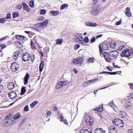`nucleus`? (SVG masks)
<instances>
[{
    "label": "nucleus",
    "instance_id": "nucleus-57",
    "mask_svg": "<svg viewBox=\"0 0 133 133\" xmlns=\"http://www.w3.org/2000/svg\"><path fill=\"white\" fill-rule=\"evenodd\" d=\"M38 19L40 21H43L44 19V18L42 16H41L39 17Z\"/></svg>",
    "mask_w": 133,
    "mask_h": 133
},
{
    "label": "nucleus",
    "instance_id": "nucleus-56",
    "mask_svg": "<svg viewBox=\"0 0 133 133\" xmlns=\"http://www.w3.org/2000/svg\"><path fill=\"white\" fill-rule=\"evenodd\" d=\"M114 129H115V128L113 126L110 125L109 127V130H112Z\"/></svg>",
    "mask_w": 133,
    "mask_h": 133
},
{
    "label": "nucleus",
    "instance_id": "nucleus-34",
    "mask_svg": "<svg viewBox=\"0 0 133 133\" xmlns=\"http://www.w3.org/2000/svg\"><path fill=\"white\" fill-rule=\"evenodd\" d=\"M63 42L62 39H57L56 41V43L57 45L61 44Z\"/></svg>",
    "mask_w": 133,
    "mask_h": 133
},
{
    "label": "nucleus",
    "instance_id": "nucleus-18",
    "mask_svg": "<svg viewBox=\"0 0 133 133\" xmlns=\"http://www.w3.org/2000/svg\"><path fill=\"white\" fill-rule=\"evenodd\" d=\"M110 47L112 49H114L116 47V43L114 41H111L110 42H109Z\"/></svg>",
    "mask_w": 133,
    "mask_h": 133
},
{
    "label": "nucleus",
    "instance_id": "nucleus-36",
    "mask_svg": "<svg viewBox=\"0 0 133 133\" xmlns=\"http://www.w3.org/2000/svg\"><path fill=\"white\" fill-rule=\"evenodd\" d=\"M15 45L18 47H20L22 46V44L19 41H16L15 43Z\"/></svg>",
    "mask_w": 133,
    "mask_h": 133
},
{
    "label": "nucleus",
    "instance_id": "nucleus-30",
    "mask_svg": "<svg viewBox=\"0 0 133 133\" xmlns=\"http://www.w3.org/2000/svg\"><path fill=\"white\" fill-rule=\"evenodd\" d=\"M50 13L52 16H56L59 14V12L58 11H54V10H51L50 11Z\"/></svg>",
    "mask_w": 133,
    "mask_h": 133
},
{
    "label": "nucleus",
    "instance_id": "nucleus-11",
    "mask_svg": "<svg viewBox=\"0 0 133 133\" xmlns=\"http://www.w3.org/2000/svg\"><path fill=\"white\" fill-rule=\"evenodd\" d=\"M109 53L110 56L111 57V58L114 57L116 58L118 55V52L115 50L110 51Z\"/></svg>",
    "mask_w": 133,
    "mask_h": 133
},
{
    "label": "nucleus",
    "instance_id": "nucleus-10",
    "mask_svg": "<svg viewBox=\"0 0 133 133\" xmlns=\"http://www.w3.org/2000/svg\"><path fill=\"white\" fill-rule=\"evenodd\" d=\"M19 67V65L16 62H14L11 64V68L13 71H17Z\"/></svg>",
    "mask_w": 133,
    "mask_h": 133
},
{
    "label": "nucleus",
    "instance_id": "nucleus-60",
    "mask_svg": "<svg viewBox=\"0 0 133 133\" xmlns=\"http://www.w3.org/2000/svg\"><path fill=\"white\" fill-rule=\"evenodd\" d=\"M91 23L89 22H87L85 23L86 25L89 26H91Z\"/></svg>",
    "mask_w": 133,
    "mask_h": 133
},
{
    "label": "nucleus",
    "instance_id": "nucleus-53",
    "mask_svg": "<svg viewBox=\"0 0 133 133\" xmlns=\"http://www.w3.org/2000/svg\"><path fill=\"white\" fill-rule=\"evenodd\" d=\"M48 50L46 48H45L43 49V51H44V54H47L48 52Z\"/></svg>",
    "mask_w": 133,
    "mask_h": 133
},
{
    "label": "nucleus",
    "instance_id": "nucleus-19",
    "mask_svg": "<svg viewBox=\"0 0 133 133\" xmlns=\"http://www.w3.org/2000/svg\"><path fill=\"white\" fill-rule=\"evenodd\" d=\"M19 54V52L18 51H15L14 52L13 56L15 61L17 60Z\"/></svg>",
    "mask_w": 133,
    "mask_h": 133
},
{
    "label": "nucleus",
    "instance_id": "nucleus-25",
    "mask_svg": "<svg viewBox=\"0 0 133 133\" xmlns=\"http://www.w3.org/2000/svg\"><path fill=\"white\" fill-rule=\"evenodd\" d=\"M119 114L121 118H124L126 117V114L125 112L122 111H120Z\"/></svg>",
    "mask_w": 133,
    "mask_h": 133
},
{
    "label": "nucleus",
    "instance_id": "nucleus-9",
    "mask_svg": "<svg viewBox=\"0 0 133 133\" xmlns=\"http://www.w3.org/2000/svg\"><path fill=\"white\" fill-rule=\"evenodd\" d=\"M97 80V79H94L90 80L89 81L85 82L83 83V85L84 87H86L96 82Z\"/></svg>",
    "mask_w": 133,
    "mask_h": 133
},
{
    "label": "nucleus",
    "instance_id": "nucleus-54",
    "mask_svg": "<svg viewBox=\"0 0 133 133\" xmlns=\"http://www.w3.org/2000/svg\"><path fill=\"white\" fill-rule=\"evenodd\" d=\"M51 111H48L46 113L47 117V118L48 116H50L51 115Z\"/></svg>",
    "mask_w": 133,
    "mask_h": 133
},
{
    "label": "nucleus",
    "instance_id": "nucleus-43",
    "mask_svg": "<svg viewBox=\"0 0 133 133\" xmlns=\"http://www.w3.org/2000/svg\"><path fill=\"white\" fill-rule=\"evenodd\" d=\"M99 48L100 54H103V49L102 48V44H99Z\"/></svg>",
    "mask_w": 133,
    "mask_h": 133
},
{
    "label": "nucleus",
    "instance_id": "nucleus-52",
    "mask_svg": "<svg viewBox=\"0 0 133 133\" xmlns=\"http://www.w3.org/2000/svg\"><path fill=\"white\" fill-rule=\"evenodd\" d=\"M62 83L63 85V86H64L68 84L69 83V82L67 81H66L64 82H62Z\"/></svg>",
    "mask_w": 133,
    "mask_h": 133
},
{
    "label": "nucleus",
    "instance_id": "nucleus-6",
    "mask_svg": "<svg viewBox=\"0 0 133 133\" xmlns=\"http://www.w3.org/2000/svg\"><path fill=\"white\" fill-rule=\"evenodd\" d=\"M103 56L105 60L108 62L110 63L114 59V58H111V57L110 56L109 53L108 54L107 52H104L103 54Z\"/></svg>",
    "mask_w": 133,
    "mask_h": 133
},
{
    "label": "nucleus",
    "instance_id": "nucleus-39",
    "mask_svg": "<svg viewBox=\"0 0 133 133\" xmlns=\"http://www.w3.org/2000/svg\"><path fill=\"white\" fill-rule=\"evenodd\" d=\"M22 5L21 4H19L15 6V8L16 9L20 10L22 8Z\"/></svg>",
    "mask_w": 133,
    "mask_h": 133
},
{
    "label": "nucleus",
    "instance_id": "nucleus-12",
    "mask_svg": "<svg viewBox=\"0 0 133 133\" xmlns=\"http://www.w3.org/2000/svg\"><path fill=\"white\" fill-rule=\"evenodd\" d=\"M31 58L30 54L28 53H25L23 55V59L24 61L29 60Z\"/></svg>",
    "mask_w": 133,
    "mask_h": 133
},
{
    "label": "nucleus",
    "instance_id": "nucleus-38",
    "mask_svg": "<svg viewBox=\"0 0 133 133\" xmlns=\"http://www.w3.org/2000/svg\"><path fill=\"white\" fill-rule=\"evenodd\" d=\"M38 103L37 101H35L31 104L30 107L31 108H33Z\"/></svg>",
    "mask_w": 133,
    "mask_h": 133
},
{
    "label": "nucleus",
    "instance_id": "nucleus-49",
    "mask_svg": "<svg viewBox=\"0 0 133 133\" xmlns=\"http://www.w3.org/2000/svg\"><path fill=\"white\" fill-rule=\"evenodd\" d=\"M83 41L85 43H87L89 41L88 38L87 37H86L84 39Z\"/></svg>",
    "mask_w": 133,
    "mask_h": 133
},
{
    "label": "nucleus",
    "instance_id": "nucleus-55",
    "mask_svg": "<svg viewBox=\"0 0 133 133\" xmlns=\"http://www.w3.org/2000/svg\"><path fill=\"white\" fill-rule=\"evenodd\" d=\"M91 26L96 27L97 26V25L95 23H91Z\"/></svg>",
    "mask_w": 133,
    "mask_h": 133
},
{
    "label": "nucleus",
    "instance_id": "nucleus-14",
    "mask_svg": "<svg viewBox=\"0 0 133 133\" xmlns=\"http://www.w3.org/2000/svg\"><path fill=\"white\" fill-rule=\"evenodd\" d=\"M58 119H60V121L61 122H63L66 124H67L68 123L67 122V121L65 119V120L64 119V117L62 114H60V115H59L58 117Z\"/></svg>",
    "mask_w": 133,
    "mask_h": 133
},
{
    "label": "nucleus",
    "instance_id": "nucleus-33",
    "mask_svg": "<svg viewBox=\"0 0 133 133\" xmlns=\"http://www.w3.org/2000/svg\"><path fill=\"white\" fill-rule=\"evenodd\" d=\"M117 73V72H108L103 71L100 73V74H104L105 73H108L110 75H115Z\"/></svg>",
    "mask_w": 133,
    "mask_h": 133
},
{
    "label": "nucleus",
    "instance_id": "nucleus-17",
    "mask_svg": "<svg viewBox=\"0 0 133 133\" xmlns=\"http://www.w3.org/2000/svg\"><path fill=\"white\" fill-rule=\"evenodd\" d=\"M15 87L14 84L12 82L9 83L7 85V88L9 90L13 89Z\"/></svg>",
    "mask_w": 133,
    "mask_h": 133
},
{
    "label": "nucleus",
    "instance_id": "nucleus-28",
    "mask_svg": "<svg viewBox=\"0 0 133 133\" xmlns=\"http://www.w3.org/2000/svg\"><path fill=\"white\" fill-rule=\"evenodd\" d=\"M63 86L62 81H59L57 84L56 88L57 89L61 88Z\"/></svg>",
    "mask_w": 133,
    "mask_h": 133
},
{
    "label": "nucleus",
    "instance_id": "nucleus-1",
    "mask_svg": "<svg viewBox=\"0 0 133 133\" xmlns=\"http://www.w3.org/2000/svg\"><path fill=\"white\" fill-rule=\"evenodd\" d=\"M13 122L14 119L12 117H10V115H8L5 117L4 122L2 123L1 124L2 126L7 127L10 125Z\"/></svg>",
    "mask_w": 133,
    "mask_h": 133
},
{
    "label": "nucleus",
    "instance_id": "nucleus-63",
    "mask_svg": "<svg viewBox=\"0 0 133 133\" xmlns=\"http://www.w3.org/2000/svg\"><path fill=\"white\" fill-rule=\"evenodd\" d=\"M31 45L32 48L34 49L35 48V45L32 42H31Z\"/></svg>",
    "mask_w": 133,
    "mask_h": 133
},
{
    "label": "nucleus",
    "instance_id": "nucleus-15",
    "mask_svg": "<svg viewBox=\"0 0 133 133\" xmlns=\"http://www.w3.org/2000/svg\"><path fill=\"white\" fill-rule=\"evenodd\" d=\"M23 9L24 10H26L27 12L30 11V9L27 4L24 2L22 3Z\"/></svg>",
    "mask_w": 133,
    "mask_h": 133
},
{
    "label": "nucleus",
    "instance_id": "nucleus-44",
    "mask_svg": "<svg viewBox=\"0 0 133 133\" xmlns=\"http://www.w3.org/2000/svg\"><path fill=\"white\" fill-rule=\"evenodd\" d=\"M46 13V11L44 9H42L41 10L40 12V13L41 15H44Z\"/></svg>",
    "mask_w": 133,
    "mask_h": 133
},
{
    "label": "nucleus",
    "instance_id": "nucleus-23",
    "mask_svg": "<svg viewBox=\"0 0 133 133\" xmlns=\"http://www.w3.org/2000/svg\"><path fill=\"white\" fill-rule=\"evenodd\" d=\"M44 65V61H42L39 66V69L40 72H41L43 70Z\"/></svg>",
    "mask_w": 133,
    "mask_h": 133
},
{
    "label": "nucleus",
    "instance_id": "nucleus-4",
    "mask_svg": "<svg viewBox=\"0 0 133 133\" xmlns=\"http://www.w3.org/2000/svg\"><path fill=\"white\" fill-rule=\"evenodd\" d=\"M112 123L115 127H118V128L124 126V124L122 121L119 119H115L112 121Z\"/></svg>",
    "mask_w": 133,
    "mask_h": 133
},
{
    "label": "nucleus",
    "instance_id": "nucleus-32",
    "mask_svg": "<svg viewBox=\"0 0 133 133\" xmlns=\"http://www.w3.org/2000/svg\"><path fill=\"white\" fill-rule=\"evenodd\" d=\"M102 48L103 50H107L109 48L108 45L105 43H103L102 44Z\"/></svg>",
    "mask_w": 133,
    "mask_h": 133
},
{
    "label": "nucleus",
    "instance_id": "nucleus-64",
    "mask_svg": "<svg viewBox=\"0 0 133 133\" xmlns=\"http://www.w3.org/2000/svg\"><path fill=\"white\" fill-rule=\"evenodd\" d=\"M121 23V21H118L117 22H116V25H119Z\"/></svg>",
    "mask_w": 133,
    "mask_h": 133
},
{
    "label": "nucleus",
    "instance_id": "nucleus-20",
    "mask_svg": "<svg viewBox=\"0 0 133 133\" xmlns=\"http://www.w3.org/2000/svg\"><path fill=\"white\" fill-rule=\"evenodd\" d=\"M29 75L27 73L26 74L25 77L24 79V84L25 85H26L28 83V80L29 78Z\"/></svg>",
    "mask_w": 133,
    "mask_h": 133
},
{
    "label": "nucleus",
    "instance_id": "nucleus-2",
    "mask_svg": "<svg viewBox=\"0 0 133 133\" xmlns=\"http://www.w3.org/2000/svg\"><path fill=\"white\" fill-rule=\"evenodd\" d=\"M74 42L81 44L84 43L83 41V36L81 34L76 33L74 34Z\"/></svg>",
    "mask_w": 133,
    "mask_h": 133
},
{
    "label": "nucleus",
    "instance_id": "nucleus-24",
    "mask_svg": "<svg viewBox=\"0 0 133 133\" xmlns=\"http://www.w3.org/2000/svg\"><path fill=\"white\" fill-rule=\"evenodd\" d=\"M95 58L93 57H89L87 59V62L89 63H93L95 62Z\"/></svg>",
    "mask_w": 133,
    "mask_h": 133
},
{
    "label": "nucleus",
    "instance_id": "nucleus-35",
    "mask_svg": "<svg viewBox=\"0 0 133 133\" xmlns=\"http://www.w3.org/2000/svg\"><path fill=\"white\" fill-rule=\"evenodd\" d=\"M19 13L17 12H15L12 13V17L14 18L19 16Z\"/></svg>",
    "mask_w": 133,
    "mask_h": 133
},
{
    "label": "nucleus",
    "instance_id": "nucleus-47",
    "mask_svg": "<svg viewBox=\"0 0 133 133\" xmlns=\"http://www.w3.org/2000/svg\"><path fill=\"white\" fill-rule=\"evenodd\" d=\"M114 103L112 102H110L108 104V105L111 108H113L114 107Z\"/></svg>",
    "mask_w": 133,
    "mask_h": 133
},
{
    "label": "nucleus",
    "instance_id": "nucleus-21",
    "mask_svg": "<svg viewBox=\"0 0 133 133\" xmlns=\"http://www.w3.org/2000/svg\"><path fill=\"white\" fill-rule=\"evenodd\" d=\"M81 133H92L91 130L89 129H83L81 130Z\"/></svg>",
    "mask_w": 133,
    "mask_h": 133
},
{
    "label": "nucleus",
    "instance_id": "nucleus-59",
    "mask_svg": "<svg viewBox=\"0 0 133 133\" xmlns=\"http://www.w3.org/2000/svg\"><path fill=\"white\" fill-rule=\"evenodd\" d=\"M127 133H133V129H129Z\"/></svg>",
    "mask_w": 133,
    "mask_h": 133
},
{
    "label": "nucleus",
    "instance_id": "nucleus-42",
    "mask_svg": "<svg viewBox=\"0 0 133 133\" xmlns=\"http://www.w3.org/2000/svg\"><path fill=\"white\" fill-rule=\"evenodd\" d=\"M68 6V5L67 4H62L61 7L60 9L62 10L64 9L66 7Z\"/></svg>",
    "mask_w": 133,
    "mask_h": 133
},
{
    "label": "nucleus",
    "instance_id": "nucleus-26",
    "mask_svg": "<svg viewBox=\"0 0 133 133\" xmlns=\"http://www.w3.org/2000/svg\"><path fill=\"white\" fill-rule=\"evenodd\" d=\"M130 9L128 7L126 8V10L125 11V14L128 17L130 16H131V12L129 11Z\"/></svg>",
    "mask_w": 133,
    "mask_h": 133
},
{
    "label": "nucleus",
    "instance_id": "nucleus-61",
    "mask_svg": "<svg viewBox=\"0 0 133 133\" xmlns=\"http://www.w3.org/2000/svg\"><path fill=\"white\" fill-rule=\"evenodd\" d=\"M96 40L95 38V37H93L90 40V42L93 43L95 42Z\"/></svg>",
    "mask_w": 133,
    "mask_h": 133
},
{
    "label": "nucleus",
    "instance_id": "nucleus-50",
    "mask_svg": "<svg viewBox=\"0 0 133 133\" xmlns=\"http://www.w3.org/2000/svg\"><path fill=\"white\" fill-rule=\"evenodd\" d=\"M11 14L10 13H8L6 15V17L7 19H9L11 18Z\"/></svg>",
    "mask_w": 133,
    "mask_h": 133
},
{
    "label": "nucleus",
    "instance_id": "nucleus-45",
    "mask_svg": "<svg viewBox=\"0 0 133 133\" xmlns=\"http://www.w3.org/2000/svg\"><path fill=\"white\" fill-rule=\"evenodd\" d=\"M29 107L28 105L25 106L24 108V111H25L27 112L29 110Z\"/></svg>",
    "mask_w": 133,
    "mask_h": 133
},
{
    "label": "nucleus",
    "instance_id": "nucleus-16",
    "mask_svg": "<svg viewBox=\"0 0 133 133\" xmlns=\"http://www.w3.org/2000/svg\"><path fill=\"white\" fill-rule=\"evenodd\" d=\"M98 10L97 8L96 7H93L92 8L90 12L91 14L95 15L96 13L98 12Z\"/></svg>",
    "mask_w": 133,
    "mask_h": 133
},
{
    "label": "nucleus",
    "instance_id": "nucleus-41",
    "mask_svg": "<svg viewBox=\"0 0 133 133\" xmlns=\"http://www.w3.org/2000/svg\"><path fill=\"white\" fill-rule=\"evenodd\" d=\"M34 1L32 0H31L30 2L29 5L31 8H33L34 5Z\"/></svg>",
    "mask_w": 133,
    "mask_h": 133
},
{
    "label": "nucleus",
    "instance_id": "nucleus-22",
    "mask_svg": "<svg viewBox=\"0 0 133 133\" xmlns=\"http://www.w3.org/2000/svg\"><path fill=\"white\" fill-rule=\"evenodd\" d=\"M48 22V20H45V21L42 22L41 23H40V24L42 26V27L44 29L46 26Z\"/></svg>",
    "mask_w": 133,
    "mask_h": 133
},
{
    "label": "nucleus",
    "instance_id": "nucleus-5",
    "mask_svg": "<svg viewBox=\"0 0 133 133\" xmlns=\"http://www.w3.org/2000/svg\"><path fill=\"white\" fill-rule=\"evenodd\" d=\"M84 120L88 125L91 124L92 123L93 119L89 115H87L84 116Z\"/></svg>",
    "mask_w": 133,
    "mask_h": 133
},
{
    "label": "nucleus",
    "instance_id": "nucleus-27",
    "mask_svg": "<svg viewBox=\"0 0 133 133\" xmlns=\"http://www.w3.org/2000/svg\"><path fill=\"white\" fill-rule=\"evenodd\" d=\"M95 133H104L105 131L102 128H98L95 130Z\"/></svg>",
    "mask_w": 133,
    "mask_h": 133
},
{
    "label": "nucleus",
    "instance_id": "nucleus-48",
    "mask_svg": "<svg viewBox=\"0 0 133 133\" xmlns=\"http://www.w3.org/2000/svg\"><path fill=\"white\" fill-rule=\"evenodd\" d=\"M80 47L79 44H76L74 46V48L75 50H77Z\"/></svg>",
    "mask_w": 133,
    "mask_h": 133
},
{
    "label": "nucleus",
    "instance_id": "nucleus-51",
    "mask_svg": "<svg viewBox=\"0 0 133 133\" xmlns=\"http://www.w3.org/2000/svg\"><path fill=\"white\" fill-rule=\"evenodd\" d=\"M110 133H117V131L115 129L109 130Z\"/></svg>",
    "mask_w": 133,
    "mask_h": 133
},
{
    "label": "nucleus",
    "instance_id": "nucleus-37",
    "mask_svg": "<svg viewBox=\"0 0 133 133\" xmlns=\"http://www.w3.org/2000/svg\"><path fill=\"white\" fill-rule=\"evenodd\" d=\"M20 116L21 115L19 113H17L14 116V118H12L14 119H14L16 120L19 118Z\"/></svg>",
    "mask_w": 133,
    "mask_h": 133
},
{
    "label": "nucleus",
    "instance_id": "nucleus-58",
    "mask_svg": "<svg viewBox=\"0 0 133 133\" xmlns=\"http://www.w3.org/2000/svg\"><path fill=\"white\" fill-rule=\"evenodd\" d=\"M8 37V36H6L1 38V39H0V42L4 40H5L7 38V37Z\"/></svg>",
    "mask_w": 133,
    "mask_h": 133
},
{
    "label": "nucleus",
    "instance_id": "nucleus-13",
    "mask_svg": "<svg viewBox=\"0 0 133 133\" xmlns=\"http://www.w3.org/2000/svg\"><path fill=\"white\" fill-rule=\"evenodd\" d=\"M17 94L15 91H11L8 94V96L11 99L15 98L17 96Z\"/></svg>",
    "mask_w": 133,
    "mask_h": 133
},
{
    "label": "nucleus",
    "instance_id": "nucleus-29",
    "mask_svg": "<svg viewBox=\"0 0 133 133\" xmlns=\"http://www.w3.org/2000/svg\"><path fill=\"white\" fill-rule=\"evenodd\" d=\"M16 37L19 40H23L25 39V36L22 35H17L16 36Z\"/></svg>",
    "mask_w": 133,
    "mask_h": 133
},
{
    "label": "nucleus",
    "instance_id": "nucleus-62",
    "mask_svg": "<svg viewBox=\"0 0 133 133\" xmlns=\"http://www.w3.org/2000/svg\"><path fill=\"white\" fill-rule=\"evenodd\" d=\"M40 54L42 57H43L44 56H45L46 55V54H44V51H43V52L42 51H41Z\"/></svg>",
    "mask_w": 133,
    "mask_h": 133
},
{
    "label": "nucleus",
    "instance_id": "nucleus-7",
    "mask_svg": "<svg viewBox=\"0 0 133 133\" xmlns=\"http://www.w3.org/2000/svg\"><path fill=\"white\" fill-rule=\"evenodd\" d=\"M32 28L38 32L44 29L40 23L35 25Z\"/></svg>",
    "mask_w": 133,
    "mask_h": 133
},
{
    "label": "nucleus",
    "instance_id": "nucleus-3",
    "mask_svg": "<svg viewBox=\"0 0 133 133\" xmlns=\"http://www.w3.org/2000/svg\"><path fill=\"white\" fill-rule=\"evenodd\" d=\"M83 58L81 57H78L72 60L71 64L74 65H78L81 66L83 61Z\"/></svg>",
    "mask_w": 133,
    "mask_h": 133
},
{
    "label": "nucleus",
    "instance_id": "nucleus-31",
    "mask_svg": "<svg viewBox=\"0 0 133 133\" xmlns=\"http://www.w3.org/2000/svg\"><path fill=\"white\" fill-rule=\"evenodd\" d=\"M94 110L98 112H102L103 111V108L102 105H100L98 108H96Z\"/></svg>",
    "mask_w": 133,
    "mask_h": 133
},
{
    "label": "nucleus",
    "instance_id": "nucleus-8",
    "mask_svg": "<svg viewBox=\"0 0 133 133\" xmlns=\"http://www.w3.org/2000/svg\"><path fill=\"white\" fill-rule=\"evenodd\" d=\"M129 49L124 50L122 52L121 54V56L122 57H129L131 55V52H130Z\"/></svg>",
    "mask_w": 133,
    "mask_h": 133
},
{
    "label": "nucleus",
    "instance_id": "nucleus-40",
    "mask_svg": "<svg viewBox=\"0 0 133 133\" xmlns=\"http://www.w3.org/2000/svg\"><path fill=\"white\" fill-rule=\"evenodd\" d=\"M6 20V18L5 17L0 18V23L1 24H4Z\"/></svg>",
    "mask_w": 133,
    "mask_h": 133
},
{
    "label": "nucleus",
    "instance_id": "nucleus-46",
    "mask_svg": "<svg viewBox=\"0 0 133 133\" xmlns=\"http://www.w3.org/2000/svg\"><path fill=\"white\" fill-rule=\"evenodd\" d=\"M25 92V87L22 88L21 90V94H24Z\"/></svg>",
    "mask_w": 133,
    "mask_h": 133
}]
</instances>
